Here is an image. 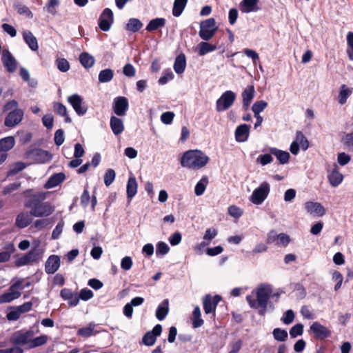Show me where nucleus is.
I'll list each match as a JSON object with an SVG mask.
<instances>
[{"instance_id": "nucleus-1", "label": "nucleus", "mask_w": 353, "mask_h": 353, "mask_svg": "<svg viewBox=\"0 0 353 353\" xmlns=\"http://www.w3.org/2000/svg\"><path fill=\"white\" fill-rule=\"evenodd\" d=\"M31 190L23 192L26 196L24 205L30 208V213L34 217H43L51 215L54 211V207L48 202H43L46 199V193L39 192L31 194Z\"/></svg>"}, {"instance_id": "nucleus-2", "label": "nucleus", "mask_w": 353, "mask_h": 353, "mask_svg": "<svg viewBox=\"0 0 353 353\" xmlns=\"http://www.w3.org/2000/svg\"><path fill=\"white\" fill-rule=\"evenodd\" d=\"M272 290L268 284H261L254 289L251 294L247 296L246 300L249 305L254 309H259L260 315L266 312L268 301L272 296Z\"/></svg>"}, {"instance_id": "nucleus-3", "label": "nucleus", "mask_w": 353, "mask_h": 353, "mask_svg": "<svg viewBox=\"0 0 353 353\" xmlns=\"http://www.w3.org/2000/svg\"><path fill=\"white\" fill-rule=\"evenodd\" d=\"M209 160V157L201 150H191L183 154L181 164L183 167L191 170H199L205 167Z\"/></svg>"}, {"instance_id": "nucleus-4", "label": "nucleus", "mask_w": 353, "mask_h": 353, "mask_svg": "<svg viewBox=\"0 0 353 353\" xmlns=\"http://www.w3.org/2000/svg\"><path fill=\"white\" fill-rule=\"evenodd\" d=\"M270 192V185L267 181H263L254 189L250 195L249 200L254 205H261L268 198Z\"/></svg>"}, {"instance_id": "nucleus-5", "label": "nucleus", "mask_w": 353, "mask_h": 353, "mask_svg": "<svg viewBox=\"0 0 353 353\" xmlns=\"http://www.w3.org/2000/svg\"><path fill=\"white\" fill-rule=\"evenodd\" d=\"M217 30L215 19L209 18L200 23L199 35L203 41H209L214 36Z\"/></svg>"}, {"instance_id": "nucleus-6", "label": "nucleus", "mask_w": 353, "mask_h": 353, "mask_svg": "<svg viewBox=\"0 0 353 353\" xmlns=\"http://www.w3.org/2000/svg\"><path fill=\"white\" fill-rule=\"evenodd\" d=\"M236 97V94L233 91L227 90L223 92L216 101V111L223 112L229 109L233 105Z\"/></svg>"}, {"instance_id": "nucleus-7", "label": "nucleus", "mask_w": 353, "mask_h": 353, "mask_svg": "<svg viewBox=\"0 0 353 353\" xmlns=\"http://www.w3.org/2000/svg\"><path fill=\"white\" fill-rule=\"evenodd\" d=\"M32 303L30 301L26 302L18 306L12 307L10 311L7 314L6 317L8 321H17L21 314L31 310Z\"/></svg>"}, {"instance_id": "nucleus-8", "label": "nucleus", "mask_w": 353, "mask_h": 353, "mask_svg": "<svg viewBox=\"0 0 353 353\" xmlns=\"http://www.w3.org/2000/svg\"><path fill=\"white\" fill-rule=\"evenodd\" d=\"M68 102L72 105L78 115L83 116L86 113L88 108L84 104L83 98L80 95L74 94L69 96L68 97Z\"/></svg>"}, {"instance_id": "nucleus-9", "label": "nucleus", "mask_w": 353, "mask_h": 353, "mask_svg": "<svg viewBox=\"0 0 353 353\" xmlns=\"http://www.w3.org/2000/svg\"><path fill=\"white\" fill-rule=\"evenodd\" d=\"M114 21L113 12L110 8H105L99 19V27L103 31H108Z\"/></svg>"}, {"instance_id": "nucleus-10", "label": "nucleus", "mask_w": 353, "mask_h": 353, "mask_svg": "<svg viewBox=\"0 0 353 353\" xmlns=\"http://www.w3.org/2000/svg\"><path fill=\"white\" fill-rule=\"evenodd\" d=\"M1 61L8 72L13 73L17 70V61L8 50L2 51Z\"/></svg>"}, {"instance_id": "nucleus-11", "label": "nucleus", "mask_w": 353, "mask_h": 353, "mask_svg": "<svg viewBox=\"0 0 353 353\" xmlns=\"http://www.w3.org/2000/svg\"><path fill=\"white\" fill-rule=\"evenodd\" d=\"M23 111L22 110H14L10 111L6 116L4 125L9 128H13L22 121Z\"/></svg>"}, {"instance_id": "nucleus-12", "label": "nucleus", "mask_w": 353, "mask_h": 353, "mask_svg": "<svg viewBox=\"0 0 353 353\" xmlns=\"http://www.w3.org/2000/svg\"><path fill=\"white\" fill-rule=\"evenodd\" d=\"M239 9L245 14L257 12L261 10L260 0H242L239 3Z\"/></svg>"}, {"instance_id": "nucleus-13", "label": "nucleus", "mask_w": 353, "mask_h": 353, "mask_svg": "<svg viewBox=\"0 0 353 353\" xmlns=\"http://www.w3.org/2000/svg\"><path fill=\"white\" fill-rule=\"evenodd\" d=\"M305 210L313 216L321 217L325 214V208L318 202L308 201L305 203Z\"/></svg>"}, {"instance_id": "nucleus-14", "label": "nucleus", "mask_w": 353, "mask_h": 353, "mask_svg": "<svg viewBox=\"0 0 353 353\" xmlns=\"http://www.w3.org/2000/svg\"><path fill=\"white\" fill-rule=\"evenodd\" d=\"M221 298L219 295L212 296L206 295L203 299V309L205 314H210L215 312L218 303L221 301Z\"/></svg>"}, {"instance_id": "nucleus-15", "label": "nucleus", "mask_w": 353, "mask_h": 353, "mask_svg": "<svg viewBox=\"0 0 353 353\" xmlns=\"http://www.w3.org/2000/svg\"><path fill=\"white\" fill-rule=\"evenodd\" d=\"M128 109V99L124 97H118L114 99L113 110L120 117L125 116Z\"/></svg>"}, {"instance_id": "nucleus-16", "label": "nucleus", "mask_w": 353, "mask_h": 353, "mask_svg": "<svg viewBox=\"0 0 353 353\" xmlns=\"http://www.w3.org/2000/svg\"><path fill=\"white\" fill-rule=\"evenodd\" d=\"M310 330L314 334L315 338L323 339L330 336V331L324 325L319 322H314L310 326Z\"/></svg>"}, {"instance_id": "nucleus-17", "label": "nucleus", "mask_w": 353, "mask_h": 353, "mask_svg": "<svg viewBox=\"0 0 353 353\" xmlns=\"http://www.w3.org/2000/svg\"><path fill=\"white\" fill-rule=\"evenodd\" d=\"M30 154L33 156L34 161L39 163L48 162L52 157V154L49 152L41 149H36L32 150L31 153L27 154L28 156Z\"/></svg>"}, {"instance_id": "nucleus-18", "label": "nucleus", "mask_w": 353, "mask_h": 353, "mask_svg": "<svg viewBox=\"0 0 353 353\" xmlns=\"http://www.w3.org/2000/svg\"><path fill=\"white\" fill-rule=\"evenodd\" d=\"M60 267V258L57 255H50L45 265V270L47 274H54Z\"/></svg>"}, {"instance_id": "nucleus-19", "label": "nucleus", "mask_w": 353, "mask_h": 353, "mask_svg": "<svg viewBox=\"0 0 353 353\" xmlns=\"http://www.w3.org/2000/svg\"><path fill=\"white\" fill-rule=\"evenodd\" d=\"M32 335V332H22L19 331L15 332L12 337V341L17 345H24L28 344L29 345V342L30 341V338Z\"/></svg>"}, {"instance_id": "nucleus-20", "label": "nucleus", "mask_w": 353, "mask_h": 353, "mask_svg": "<svg viewBox=\"0 0 353 353\" xmlns=\"http://www.w3.org/2000/svg\"><path fill=\"white\" fill-rule=\"evenodd\" d=\"M250 126L241 124L235 130V139L237 142H245L248 139Z\"/></svg>"}, {"instance_id": "nucleus-21", "label": "nucleus", "mask_w": 353, "mask_h": 353, "mask_svg": "<svg viewBox=\"0 0 353 353\" xmlns=\"http://www.w3.org/2000/svg\"><path fill=\"white\" fill-rule=\"evenodd\" d=\"M110 126L113 134L116 136L121 134L124 130L123 120L115 116L110 117Z\"/></svg>"}, {"instance_id": "nucleus-22", "label": "nucleus", "mask_w": 353, "mask_h": 353, "mask_svg": "<svg viewBox=\"0 0 353 353\" xmlns=\"http://www.w3.org/2000/svg\"><path fill=\"white\" fill-rule=\"evenodd\" d=\"M269 152L274 155L282 165L288 163L290 154L287 151L279 150L276 148H270Z\"/></svg>"}, {"instance_id": "nucleus-23", "label": "nucleus", "mask_w": 353, "mask_h": 353, "mask_svg": "<svg viewBox=\"0 0 353 353\" xmlns=\"http://www.w3.org/2000/svg\"><path fill=\"white\" fill-rule=\"evenodd\" d=\"M255 95L254 85L248 86L242 92L243 105L245 109L250 106Z\"/></svg>"}, {"instance_id": "nucleus-24", "label": "nucleus", "mask_w": 353, "mask_h": 353, "mask_svg": "<svg viewBox=\"0 0 353 353\" xmlns=\"http://www.w3.org/2000/svg\"><path fill=\"white\" fill-rule=\"evenodd\" d=\"M60 294L63 299L68 301V304L71 306L77 305L79 301L78 294L72 293L69 289L64 288L61 290Z\"/></svg>"}, {"instance_id": "nucleus-25", "label": "nucleus", "mask_w": 353, "mask_h": 353, "mask_svg": "<svg viewBox=\"0 0 353 353\" xmlns=\"http://www.w3.org/2000/svg\"><path fill=\"white\" fill-rule=\"evenodd\" d=\"M31 216L30 213L26 212L19 213L16 218V226L19 228H26L32 221Z\"/></svg>"}, {"instance_id": "nucleus-26", "label": "nucleus", "mask_w": 353, "mask_h": 353, "mask_svg": "<svg viewBox=\"0 0 353 353\" xmlns=\"http://www.w3.org/2000/svg\"><path fill=\"white\" fill-rule=\"evenodd\" d=\"M64 179L65 174L63 173L59 172L54 174L48 180L45 184V188L47 189L54 188L63 182Z\"/></svg>"}, {"instance_id": "nucleus-27", "label": "nucleus", "mask_w": 353, "mask_h": 353, "mask_svg": "<svg viewBox=\"0 0 353 353\" xmlns=\"http://www.w3.org/2000/svg\"><path fill=\"white\" fill-rule=\"evenodd\" d=\"M328 180L333 187H337L341 183L343 176V174L338 170L336 166L328 174Z\"/></svg>"}, {"instance_id": "nucleus-28", "label": "nucleus", "mask_w": 353, "mask_h": 353, "mask_svg": "<svg viewBox=\"0 0 353 353\" xmlns=\"http://www.w3.org/2000/svg\"><path fill=\"white\" fill-rule=\"evenodd\" d=\"M216 49L215 45L211 44L206 41L200 42L196 46V51L199 56H204L207 53L214 51Z\"/></svg>"}, {"instance_id": "nucleus-29", "label": "nucleus", "mask_w": 353, "mask_h": 353, "mask_svg": "<svg viewBox=\"0 0 353 353\" xmlns=\"http://www.w3.org/2000/svg\"><path fill=\"white\" fill-rule=\"evenodd\" d=\"M23 37L26 43L33 51H37L39 48L37 40L30 31L26 30L23 32Z\"/></svg>"}, {"instance_id": "nucleus-30", "label": "nucleus", "mask_w": 353, "mask_h": 353, "mask_svg": "<svg viewBox=\"0 0 353 353\" xmlns=\"http://www.w3.org/2000/svg\"><path fill=\"white\" fill-rule=\"evenodd\" d=\"M186 59L184 54H180L176 57L174 63V70L177 74H182L185 69Z\"/></svg>"}, {"instance_id": "nucleus-31", "label": "nucleus", "mask_w": 353, "mask_h": 353, "mask_svg": "<svg viewBox=\"0 0 353 353\" xmlns=\"http://www.w3.org/2000/svg\"><path fill=\"white\" fill-rule=\"evenodd\" d=\"M138 184L134 176L130 177L128 181L126 192L128 199H132L137 192Z\"/></svg>"}, {"instance_id": "nucleus-32", "label": "nucleus", "mask_w": 353, "mask_h": 353, "mask_svg": "<svg viewBox=\"0 0 353 353\" xmlns=\"http://www.w3.org/2000/svg\"><path fill=\"white\" fill-rule=\"evenodd\" d=\"M14 144L15 139L12 136L0 139V152L6 153L14 146Z\"/></svg>"}, {"instance_id": "nucleus-33", "label": "nucleus", "mask_w": 353, "mask_h": 353, "mask_svg": "<svg viewBox=\"0 0 353 353\" xmlns=\"http://www.w3.org/2000/svg\"><path fill=\"white\" fill-rule=\"evenodd\" d=\"M169 312L168 300L165 299L161 305H159L157 312L156 317L159 320H163Z\"/></svg>"}, {"instance_id": "nucleus-34", "label": "nucleus", "mask_w": 353, "mask_h": 353, "mask_svg": "<svg viewBox=\"0 0 353 353\" xmlns=\"http://www.w3.org/2000/svg\"><path fill=\"white\" fill-rule=\"evenodd\" d=\"M35 260H36V258H35L34 252L32 251H30L28 254L17 259L15 261V265L17 267H21V266L28 265L30 262L34 261Z\"/></svg>"}, {"instance_id": "nucleus-35", "label": "nucleus", "mask_w": 353, "mask_h": 353, "mask_svg": "<svg viewBox=\"0 0 353 353\" xmlns=\"http://www.w3.org/2000/svg\"><path fill=\"white\" fill-rule=\"evenodd\" d=\"M352 92V89L347 88L345 85H342L338 97V101L341 105L347 102V99Z\"/></svg>"}, {"instance_id": "nucleus-36", "label": "nucleus", "mask_w": 353, "mask_h": 353, "mask_svg": "<svg viewBox=\"0 0 353 353\" xmlns=\"http://www.w3.org/2000/svg\"><path fill=\"white\" fill-rule=\"evenodd\" d=\"M273 234L274 235V233L273 232H272L270 234V236L268 237L269 242H270L272 240L276 241V244L283 245H286L289 243L290 237L287 234H285L284 233H281V234L276 235V236H273Z\"/></svg>"}, {"instance_id": "nucleus-37", "label": "nucleus", "mask_w": 353, "mask_h": 353, "mask_svg": "<svg viewBox=\"0 0 353 353\" xmlns=\"http://www.w3.org/2000/svg\"><path fill=\"white\" fill-rule=\"evenodd\" d=\"M201 310L199 306H196L192 312V327L198 328L203 325V320L201 318Z\"/></svg>"}, {"instance_id": "nucleus-38", "label": "nucleus", "mask_w": 353, "mask_h": 353, "mask_svg": "<svg viewBox=\"0 0 353 353\" xmlns=\"http://www.w3.org/2000/svg\"><path fill=\"white\" fill-rule=\"evenodd\" d=\"M79 61L85 68L92 67L95 61L94 58L88 52H82L79 56Z\"/></svg>"}, {"instance_id": "nucleus-39", "label": "nucleus", "mask_w": 353, "mask_h": 353, "mask_svg": "<svg viewBox=\"0 0 353 353\" xmlns=\"http://www.w3.org/2000/svg\"><path fill=\"white\" fill-rule=\"evenodd\" d=\"M165 24V20L163 18H156L151 20L146 26V30L152 32L159 28L163 27Z\"/></svg>"}, {"instance_id": "nucleus-40", "label": "nucleus", "mask_w": 353, "mask_h": 353, "mask_svg": "<svg viewBox=\"0 0 353 353\" xmlns=\"http://www.w3.org/2000/svg\"><path fill=\"white\" fill-rule=\"evenodd\" d=\"M143 26L141 21L137 18H131L126 24V30L130 32H137Z\"/></svg>"}, {"instance_id": "nucleus-41", "label": "nucleus", "mask_w": 353, "mask_h": 353, "mask_svg": "<svg viewBox=\"0 0 353 353\" xmlns=\"http://www.w3.org/2000/svg\"><path fill=\"white\" fill-rule=\"evenodd\" d=\"M208 184V179L206 176H203L201 180L196 184L194 188V193L196 196L202 195Z\"/></svg>"}, {"instance_id": "nucleus-42", "label": "nucleus", "mask_w": 353, "mask_h": 353, "mask_svg": "<svg viewBox=\"0 0 353 353\" xmlns=\"http://www.w3.org/2000/svg\"><path fill=\"white\" fill-rule=\"evenodd\" d=\"M188 0H174L172 14L175 17H179L183 12Z\"/></svg>"}, {"instance_id": "nucleus-43", "label": "nucleus", "mask_w": 353, "mask_h": 353, "mask_svg": "<svg viewBox=\"0 0 353 353\" xmlns=\"http://www.w3.org/2000/svg\"><path fill=\"white\" fill-rule=\"evenodd\" d=\"M15 251L13 244H8L6 250L0 252V263L7 262L10 260L11 254Z\"/></svg>"}, {"instance_id": "nucleus-44", "label": "nucleus", "mask_w": 353, "mask_h": 353, "mask_svg": "<svg viewBox=\"0 0 353 353\" xmlns=\"http://www.w3.org/2000/svg\"><path fill=\"white\" fill-rule=\"evenodd\" d=\"M268 107V103L263 100L256 101L252 106V110L254 116L260 115V113L263 112Z\"/></svg>"}, {"instance_id": "nucleus-45", "label": "nucleus", "mask_w": 353, "mask_h": 353, "mask_svg": "<svg viewBox=\"0 0 353 353\" xmlns=\"http://www.w3.org/2000/svg\"><path fill=\"white\" fill-rule=\"evenodd\" d=\"M114 76L113 71L111 69H105L99 74V81L101 83L110 81Z\"/></svg>"}, {"instance_id": "nucleus-46", "label": "nucleus", "mask_w": 353, "mask_h": 353, "mask_svg": "<svg viewBox=\"0 0 353 353\" xmlns=\"http://www.w3.org/2000/svg\"><path fill=\"white\" fill-rule=\"evenodd\" d=\"M272 335L276 341L281 342L285 341L288 336L287 331L281 328H274Z\"/></svg>"}, {"instance_id": "nucleus-47", "label": "nucleus", "mask_w": 353, "mask_h": 353, "mask_svg": "<svg viewBox=\"0 0 353 353\" xmlns=\"http://www.w3.org/2000/svg\"><path fill=\"white\" fill-rule=\"evenodd\" d=\"M295 142L301 147L303 150H306L309 147V142L301 132H296Z\"/></svg>"}, {"instance_id": "nucleus-48", "label": "nucleus", "mask_w": 353, "mask_h": 353, "mask_svg": "<svg viewBox=\"0 0 353 353\" xmlns=\"http://www.w3.org/2000/svg\"><path fill=\"white\" fill-rule=\"evenodd\" d=\"M48 341V336L41 335L33 339H30L29 342V347L33 348L45 344Z\"/></svg>"}, {"instance_id": "nucleus-49", "label": "nucleus", "mask_w": 353, "mask_h": 353, "mask_svg": "<svg viewBox=\"0 0 353 353\" xmlns=\"http://www.w3.org/2000/svg\"><path fill=\"white\" fill-rule=\"evenodd\" d=\"M56 65L58 70L62 72H66L70 70V63L64 58H58L56 60Z\"/></svg>"}, {"instance_id": "nucleus-50", "label": "nucleus", "mask_w": 353, "mask_h": 353, "mask_svg": "<svg viewBox=\"0 0 353 353\" xmlns=\"http://www.w3.org/2000/svg\"><path fill=\"white\" fill-rule=\"evenodd\" d=\"M23 289L21 285V281H17L15 283L12 284L9 289V292L12 294L15 299H18L21 296V290Z\"/></svg>"}, {"instance_id": "nucleus-51", "label": "nucleus", "mask_w": 353, "mask_h": 353, "mask_svg": "<svg viewBox=\"0 0 353 353\" xmlns=\"http://www.w3.org/2000/svg\"><path fill=\"white\" fill-rule=\"evenodd\" d=\"M342 142L347 150L353 152V132L346 134L343 137Z\"/></svg>"}, {"instance_id": "nucleus-52", "label": "nucleus", "mask_w": 353, "mask_h": 353, "mask_svg": "<svg viewBox=\"0 0 353 353\" xmlns=\"http://www.w3.org/2000/svg\"><path fill=\"white\" fill-rule=\"evenodd\" d=\"M26 167V164L23 162H17L12 164L10 167V169L8 173V176H14L17 174L18 172L23 170Z\"/></svg>"}, {"instance_id": "nucleus-53", "label": "nucleus", "mask_w": 353, "mask_h": 353, "mask_svg": "<svg viewBox=\"0 0 353 353\" xmlns=\"http://www.w3.org/2000/svg\"><path fill=\"white\" fill-rule=\"evenodd\" d=\"M116 173L114 170L108 169L104 175V183L106 186L110 185L115 179Z\"/></svg>"}, {"instance_id": "nucleus-54", "label": "nucleus", "mask_w": 353, "mask_h": 353, "mask_svg": "<svg viewBox=\"0 0 353 353\" xmlns=\"http://www.w3.org/2000/svg\"><path fill=\"white\" fill-rule=\"evenodd\" d=\"M174 74L170 70L163 72V75L159 79V83L161 85L166 84L169 81L173 79Z\"/></svg>"}, {"instance_id": "nucleus-55", "label": "nucleus", "mask_w": 353, "mask_h": 353, "mask_svg": "<svg viewBox=\"0 0 353 353\" xmlns=\"http://www.w3.org/2000/svg\"><path fill=\"white\" fill-rule=\"evenodd\" d=\"M303 332V325L301 323H297L291 327L290 330V335L292 338H296L298 336L302 335Z\"/></svg>"}, {"instance_id": "nucleus-56", "label": "nucleus", "mask_w": 353, "mask_h": 353, "mask_svg": "<svg viewBox=\"0 0 353 353\" xmlns=\"http://www.w3.org/2000/svg\"><path fill=\"white\" fill-rule=\"evenodd\" d=\"M273 161L272 154H265L259 155L256 159V162L259 163L262 165H268Z\"/></svg>"}, {"instance_id": "nucleus-57", "label": "nucleus", "mask_w": 353, "mask_h": 353, "mask_svg": "<svg viewBox=\"0 0 353 353\" xmlns=\"http://www.w3.org/2000/svg\"><path fill=\"white\" fill-rule=\"evenodd\" d=\"M218 232L215 228H208L205 230L203 235V241L210 243V241L215 238Z\"/></svg>"}, {"instance_id": "nucleus-58", "label": "nucleus", "mask_w": 353, "mask_h": 353, "mask_svg": "<svg viewBox=\"0 0 353 353\" xmlns=\"http://www.w3.org/2000/svg\"><path fill=\"white\" fill-rule=\"evenodd\" d=\"M54 111L61 117H65L67 114V108L61 103L56 102L53 105Z\"/></svg>"}, {"instance_id": "nucleus-59", "label": "nucleus", "mask_w": 353, "mask_h": 353, "mask_svg": "<svg viewBox=\"0 0 353 353\" xmlns=\"http://www.w3.org/2000/svg\"><path fill=\"white\" fill-rule=\"evenodd\" d=\"M54 143L57 146L62 145L65 140L64 132L62 129L57 130L54 133Z\"/></svg>"}, {"instance_id": "nucleus-60", "label": "nucleus", "mask_w": 353, "mask_h": 353, "mask_svg": "<svg viewBox=\"0 0 353 353\" xmlns=\"http://www.w3.org/2000/svg\"><path fill=\"white\" fill-rule=\"evenodd\" d=\"M170 251L169 246L163 241H160L157 245V254L165 255Z\"/></svg>"}, {"instance_id": "nucleus-61", "label": "nucleus", "mask_w": 353, "mask_h": 353, "mask_svg": "<svg viewBox=\"0 0 353 353\" xmlns=\"http://www.w3.org/2000/svg\"><path fill=\"white\" fill-rule=\"evenodd\" d=\"M174 117V114L172 112H165L161 116V121L165 125H170L172 123Z\"/></svg>"}, {"instance_id": "nucleus-62", "label": "nucleus", "mask_w": 353, "mask_h": 353, "mask_svg": "<svg viewBox=\"0 0 353 353\" xmlns=\"http://www.w3.org/2000/svg\"><path fill=\"white\" fill-rule=\"evenodd\" d=\"M156 339L152 332H148L143 336V342L145 345L151 346L154 344Z\"/></svg>"}, {"instance_id": "nucleus-63", "label": "nucleus", "mask_w": 353, "mask_h": 353, "mask_svg": "<svg viewBox=\"0 0 353 353\" xmlns=\"http://www.w3.org/2000/svg\"><path fill=\"white\" fill-rule=\"evenodd\" d=\"M294 319V313L292 310L285 312L284 316L281 318V321L285 325H289L293 322Z\"/></svg>"}, {"instance_id": "nucleus-64", "label": "nucleus", "mask_w": 353, "mask_h": 353, "mask_svg": "<svg viewBox=\"0 0 353 353\" xmlns=\"http://www.w3.org/2000/svg\"><path fill=\"white\" fill-rule=\"evenodd\" d=\"M228 213L234 218H239L243 214V211L236 205H231L228 208Z\"/></svg>"}]
</instances>
